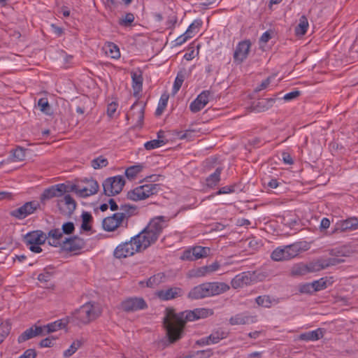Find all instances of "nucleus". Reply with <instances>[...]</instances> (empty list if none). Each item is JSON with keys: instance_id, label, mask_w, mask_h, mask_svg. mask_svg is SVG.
I'll list each match as a JSON object with an SVG mask.
<instances>
[{"instance_id": "17", "label": "nucleus", "mask_w": 358, "mask_h": 358, "mask_svg": "<svg viewBox=\"0 0 358 358\" xmlns=\"http://www.w3.org/2000/svg\"><path fill=\"white\" fill-rule=\"evenodd\" d=\"M85 246L84 239L76 236L69 238H65L62 248L69 252H76L82 250Z\"/></svg>"}, {"instance_id": "33", "label": "nucleus", "mask_w": 358, "mask_h": 358, "mask_svg": "<svg viewBox=\"0 0 358 358\" xmlns=\"http://www.w3.org/2000/svg\"><path fill=\"white\" fill-rule=\"evenodd\" d=\"M64 202L67 208V213L71 215L76 210L77 203L75 199L70 194H65L63 199L59 201Z\"/></svg>"}, {"instance_id": "13", "label": "nucleus", "mask_w": 358, "mask_h": 358, "mask_svg": "<svg viewBox=\"0 0 358 358\" xmlns=\"http://www.w3.org/2000/svg\"><path fill=\"white\" fill-rule=\"evenodd\" d=\"M144 105L142 103L135 102L127 114V119L131 120L136 126L141 127L144 119Z\"/></svg>"}, {"instance_id": "5", "label": "nucleus", "mask_w": 358, "mask_h": 358, "mask_svg": "<svg viewBox=\"0 0 358 358\" xmlns=\"http://www.w3.org/2000/svg\"><path fill=\"white\" fill-rule=\"evenodd\" d=\"M159 189L160 185L159 184H145L129 191L127 198L134 201L144 200L152 195L156 194Z\"/></svg>"}, {"instance_id": "36", "label": "nucleus", "mask_w": 358, "mask_h": 358, "mask_svg": "<svg viewBox=\"0 0 358 358\" xmlns=\"http://www.w3.org/2000/svg\"><path fill=\"white\" fill-rule=\"evenodd\" d=\"M315 292L322 290L331 284V281L328 278H322L320 280H315L313 282Z\"/></svg>"}, {"instance_id": "34", "label": "nucleus", "mask_w": 358, "mask_h": 358, "mask_svg": "<svg viewBox=\"0 0 358 358\" xmlns=\"http://www.w3.org/2000/svg\"><path fill=\"white\" fill-rule=\"evenodd\" d=\"M308 27V21L305 15H302L299 18V23L295 28V33L296 35L303 36Z\"/></svg>"}, {"instance_id": "23", "label": "nucleus", "mask_w": 358, "mask_h": 358, "mask_svg": "<svg viewBox=\"0 0 358 358\" xmlns=\"http://www.w3.org/2000/svg\"><path fill=\"white\" fill-rule=\"evenodd\" d=\"M257 322V316L245 313L237 314L229 319L231 325L247 324Z\"/></svg>"}, {"instance_id": "43", "label": "nucleus", "mask_w": 358, "mask_h": 358, "mask_svg": "<svg viewBox=\"0 0 358 358\" xmlns=\"http://www.w3.org/2000/svg\"><path fill=\"white\" fill-rule=\"evenodd\" d=\"M185 80V73L182 71H180L178 73L177 76L175 79L173 87V94H176L181 87Z\"/></svg>"}, {"instance_id": "62", "label": "nucleus", "mask_w": 358, "mask_h": 358, "mask_svg": "<svg viewBox=\"0 0 358 358\" xmlns=\"http://www.w3.org/2000/svg\"><path fill=\"white\" fill-rule=\"evenodd\" d=\"M300 95V92L298 90L292 91L289 92L283 96V99L285 101H291L297 98Z\"/></svg>"}, {"instance_id": "22", "label": "nucleus", "mask_w": 358, "mask_h": 358, "mask_svg": "<svg viewBox=\"0 0 358 358\" xmlns=\"http://www.w3.org/2000/svg\"><path fill=\"white\" fill-rule=\"evenodd\" d=\"M64 234L59 229H53L49 231L47 235V239H49L48 243L54 247H62L63 241H64Z\"/></svg>"}, {"instance_id": "45", "label": "nucleus", "mask_w": 358, "mask_h": 358, "mask_svg": "<svg viewBox=\"0 0 358 358\" xmlns=\"http://www.w3.org/2000/svg\"><path fill=\"white\" fill-rule=\"evenodd\" d=\"M350 254L347 246H341L338 248L331 250L330 255L336 257H348Z\"/></svg>"}, {"instance_id": "9", "label": "nucleus", "mask_w": 358, "mask_h": 358, "mask_svg": "<svg viewBox=\"0 0 358 358\" xmlns=\"http://www.w3.org/2000/svg\"><path fill=\"white\" fill-rule=\"evenodd\" d=\"M87 186L80 187L77 185H73L70 187V191L75 192L80 197H87L95 194L99 191V184L94 179L85 180Z\"/></svg>"}, {"instance_id": "48", "label": "nucleus", "mask_w": 358, "mask_h": 358, "mask_svg": "<svg viewBox=\"0 0 358 358\" xmlns=\"http://www.w3.org/2000/svg\"><path fill=\"white\" fill-rule=\"evenodd\" d=\"M134 19L135 17L134 14L131 13H128L120 19L119 24L123 27H130L132 22L134 21Z\"/></svg>"}, {"instance_id": "41", "label": "nucleus", "mask_w": 358, "mask_h": 358, "mask_svg": "<svg viewBox=\"0 0 358 358\" xmlns=\"http://www.w3.org/2000/svg\"><path fill=\"white\" fill-rule=\"evenodd\" d=\"M142 170V165H134L126 169L125 175L127 177V178L131 180L137 176V174L139 173Z\"/></svg>"}, {"instance_id": "63", "label": "nucleus", "mask_w": 358, "mask_h": 358, "mask_svg": "<svg viewBox=\"0 0 358 358\" xmlns=\"http://www.w3.org/2000/svg\"><path fill=\"white\" fill-rule=\"evenodd\" d=\"M234 192V186H224L221 187L217 192L216 195L229 194Z\"/></svg>"}, {"instance_id": "18", "label": "nucleus", "mask_w": 358, "mask_h": 358, "mask_svg": "<svg viewBox=\"0 0 358 358\" xmlns=\"http://www.w3.org/2000/svg\"><path fill=\"white\" fill-rule=\"evenodd\" d=\"M45 336L42 326L34 324L22 332L17 338V342L22 343L31 338Z\"/></svg>"}, {"instance_id": "12", "label": "nucleus", "mask_w": 358, "mask_h": 358, "mask_svg": "<svg viewBox=\"0 0 358 358\" xmlns=\"http://www.w3.org/2000/svg\"><path fill=\"white\" fill-rule=\"evenodd\" d=\"M210 252L207 247L195 246L183 252L181 259L187 261H194L201 258L206 257Z\"/></svg>"}, {"instance_id": "27", "label": "nucleus", "mask_w": 358, "mask_h": 358, "mask_svg": "<svg viewBox=\"0 0 358 358\" xmlns=\"http://www.w3.org/2000/svg\"><path fill=\"white\" fill-rule=\"evenodd\" d=\"M285 249L288 260L296 257L303 250L301 243H295L289 245H286L285 246Z\"/></svg>"}, {"instance_id": "57", "label": "nucleus", "mask_w": 358, "mask_h": 358, "mask_svg": "<svg viewBox=\"0 0 358 358\" xmlns=\"http://www.w3.org/2000/svg\"><path fill=\"white\" fill-rule=\"evenodd\" d=\"M195 132H196V130H194V129H187L184 132H180L178 134V136H179L180 139L190 140L191 138H192L194 136V134Z\"/></svg>"}, {"instance_id": "24", "label": "nucleus", "mask_w": 358, "mask_h": 358, "mask_svg": "<svg viewBox=\"0 0 358 358\" xmlns=\"http://www.w3.org/2000/svg\"><path fill=\"white\" fill-rule=\"evenodd\" d=\"M136 210V207L132 205L124 204L120 206V212L118 213L123 217L122 220L124 222L125 227L127 226L129 218L136 215L137 213Z\"/></svg>"}, {"instance_id": "7", "label": "nucleus", "mask_w": 358, "mask_h": 358, "mask_svg": "<svg viewBox=\"0 0 358 358\" xmlns=\"http://www.w3.org/2000/svg\"><path fill=\"white\" fill-rule=\"evenodd\" d=\"M121 309L126 313H134L148 308V304L142 297H128L120 303Z\"/></svg>"}, {"instance_id": "3", "label": "nucleus", "mask_w": 358, "mask_h": 358, "mask_svg": "<svg viewBox=\"0 0 358 358\" xmlns=\"http://www.w3.org/2000/svg\"><path fill=\"white\" fill-rule=\"evenodd\" d=\"M229 287L224 282H205L194 287L188 293V298L200 299L227 292Z\"/></svg>"}, {"instance_id": "29", "label": "nucleus", "mask_w": 358, "mask_h": 358, "mask_svg": "<svg viewBox=\"0 0 358 358\" xmlns=\"http://www.w3.org/2000/svg\"><path fill=\"white\" fill-rule=\"evenodd\" d=\"M222 171V169L220 167H217L215 172L210 174L206 180V185L209 187H215L219 182L220 181V174Z\"/></svg>"}, {"instance_id": "4", "label": "nucleus", "mask_w": 358, "mask_h": 358, "mask_svg": "<svg viewBox=\"0 0 358 358\" xmlns=\"http://www.w3.org/2000/svg\"><path fill=\"white\" fill-rule=\"evenodd\" d=\"M102 313L100 305L95 302H87L76 310L72 319L76 324H87L98 318Z\"/></svg>"}, {"instance_id": "61", "label": "nucleus", "mask_w": 358, "mask_h": 358, "mask_svg": "<svg viewBox=\"0 0 358 358\" xmlns=\"http://www.w3.org/2000/svg\"><path fill=\"white\" fill-rule=\"evenodd\" d=\"M192 37V35L187 34L186 31H185L183 34L180 35L176 39V44L177 45H180L183 44L184 43H185L189 38H190Z\"/></svg>"}, {"instance_id": "60", "label": "nucleus", "mask_w": 358, "mask_h": 358, "mask_svg": "<svg viewBox=\"0 0 358 358\" xmlns=\"http://www.w3.org/2000/svg\"><path fill=\"white\" fill-rule=\"evenodd\" d=\"M299 290L301 293H306V294H309V293H312V292H315L313 283H307V284L301 285L300 287Z\"/></svg>"}, {"instance_id": "56", "label": "nucleus", "mask_w": 358, "mask_h": 358, "mask_svg": "<svg viewBox=\"0 0 358 358\" xmlns=\"http://www.w3.org/2000/svg\"><path fill=\"white\" fill-rule=\"evenodd\" d=\"M293 275H303L308 273L307 266L306 265H299L293 268L292 271Z\"/></svg>"}, {"instance_id": "50", "label": "nucleus", "mask_w": 358, "mask_h": 358, "mask_svg": "<svg viewBox=\"0 0 358 358\" xmlns=\"http://www.w3.org/2000/svg\"><path fill=\"white\" fill-rule=\"evenodd\" d=\"M166 143V142L163 140L160 139H155L150 141H148L145 143L144 146L145 148L148 150H150L155 148H159L162 145H164Z\"/></svg>"}, {"instance_id": "42", "label": "nucleus", "mask_w": 358, "mask_h": 358, "mask_svg": "<svg viewBox=\"0 0 358 358\" xmlns=\"http://www.w3.org/2000/svg\"><path fill=\"white\" fill-rule=\"evenodd\" d=\"M108 164V159L103 156H99L91 162V165L94 169H99L107 166Z\"/></svg>"}, {"instance_id": "19", "label": "nucleus", "mask_w": 358, "mask_h": 358, "mask_svg": "<svg viewBox=\"0 0 358 358\" xmlns=\"http://www.w3.org/2000/svg\"><path fill=\"white\" fill-rule=\"evenodd\" d=\"M46 240L47 235L41 230L31 231L24 237V242L27 245H42Z\"/></svg>"}, {"instance_id": "31", "label": "nucleus", "mask_w": 358, "mask_h": 358, "mask_svg": "<svg viewBox=\"0 0 358 358\" xmlns=\"http://www.w3.org/2000/svg\"><path fill=\"white\" fill-rule=\"evenodd\" d=\"M45 336L50 333L56 331L65 327V324L62 320H57L54 322L49 323L46 325L42 326Z\"/></svg>"}, {"instance_id": "30", "label": "nucleus", "mask_w": 358, "mask_h": 358, "mask_svg": "<svg viewBox=\"0 0 358 358\" xmlns=\"http://www.w3.org/2000/svg\"><path fill=\"white\" fill-rule=\"evenodd\" d=\"M256 303L264 308H271L273 304H277L278 301L275 299H271L268 295L259 296L255 299Z\"/></svg>"}, {"instance_id": "54", "label": "nucleus", "mask_w": 358, "mask_h": 358, "mask_svg": "<svg viewBox=\"0 0 358 358\" xmlns=\"http://www.w3.org/2000/svg\"><path fill=\"white\" fill-rule=\"evenodd\" d=\"M210 95V91L204 90L201 94H199L196 99H199V101H201V103H202V104H203L206 106V104L208 103Z\"/></svg>"}, {"instance_id": "64", "label": "nucleus", "mask_w": 358, "mask_h": 358, "mask_svg": "<svg viewBox=\"0 0 358 358\" xmlns=\"http://www.w3.org/2000/svg\"><path fill=\"white\" fill-rule=\"evenodd\" d=\"M206 352L204 350H199L194 352L185 358H206Z\"/></svg>"}, {"instance_id": "16", "label": "nucleus", "mask_w": 358, "mask_h": 358, "mask_svg": "<svg viewBox=\"0 0 358 358\" xmlns=\"http://www.w3.org/2000/svg\"><path fill=\"white\" fill-rule=\"evenodd\" d=\"M183 290L178 287H171L167 289L157 290L155 296L162 301H169L183 295Z\"/></svg>"}, {"instance_id": "8", "label": "nucleus", "mask_w": 358, "mask_h": 358, "mask_svg": "<svg viewBox=\"0 0 358 358\" xmlns=\"http://www.w3.org/2000/svg\"><path fill=\"white\" fill-rule=\"evenodd\" d=\"M137 248L136 241H134V237H132L130 241L117 245L114 250L113 255L117 259L126 258L134 255L135 253L141 252Z\"/></svg>"}, {"instance_id": "44", "label": "nucleus", "mask_w": 358, "mask_h": 358, "mask_svg": "<svg viewBox=\"0 0 358 358\" xmlns=\"http://www.w3.org/2000/svg\"><path fill=\"white\" fill-rule=\"evenodd\" d=\"M164 278V275L162 273H159L156 275H154L148 280L147 286L152 287L155 285H157L162 282H163Z\"/></svg>"}, {"instance_id": "58", "label": "nucleus", "mask_w": 358, "mask_h": 358, "mask_svg": "<svg viewBox=\"0 0 358 358\" xmlns=\"http://www.w3.org/2000/svg\"><path fill=\"white\" fill-rule=\"evenodd\" d=\"M220 264L217 262H215L210 265L204 266L203 268H206L205 271H206L207 274H210L217 271L220 268Z\"/></svg>"}, {"instance_id": "49", "label": "nucleus", "mask_w": 358, "mask_h": 358, "mask_svg": "<svg viewBox=\"0 0 358 358\" xmlns=\"http://www.w3.org/2000/svg\"><path fill=\"white\" fill-rule=\"evenodd\" d=\"M201 25L202 21L201 20H195L186 30V34L193 36L195 33L199 31Z\"/></svg>"}, {"instance_id": "52", "label": "nucleus", "mask_w": 358, "mask_h": 358, "mask_svg": "<svg viewBox=\"0 0 358 358\" xmlns=\"http://www.w3.org/2000/svg\"><path fill=\"white\" fill-rule=\"evenodd\" d=\"M75 231V226L72 222H67L62 224V231L64 234L70 235Z\"/></svg>"}, {"instance_id": "46", "label": "nucleus", "mask_w": 358, "mask_h": 358, "mask_svg": "<svg viewBox=\"0 0 358 358\" xmlns=\"http://www.w3.org/2000/svg\"><path fill=\"white\" fill-rule=\"evenodd\" d=\"M38 106L40 108L41 112L46 115H50L51 108L46 98H41L38 101Z\"/></svg>"}, {"instance_id": "32", "label": "nucleus", "mask_w": 358, "mask_h": 358, "mask_svg": "<svg viewBox=\"0 0 358 358\" xmlns=\"http://www.w3.org/2000/svg\"><path fill=\"white\" fill-rule=\"evenodd\" d=\"M106 53L113 59H119L120 57V52L118 46L112 43L108 42L105 46Z\"/></svg>"}, {"instance_id": "59", "label": "nucleus", "mask_w": 358, "mask_h": 358, "mask_svg": "<svg viewBox=\"0 0 358 358\" xmlns=\"http://www.w3.org/2000/svg\"><path fill=\"white\" fill-rule=\"evenodd\" d=\"M36 351L34 349L30 348L26 350L18 358H36Z\"/></svg>"}, {"instance_id": "37", "label": "nucleus", "mask_w": 358, "mask_h": 358, "mask_svg": "<svg viewBox=\"0 0 358 358\" xmlns=\"http://www.w3.org/2000/svg\"><path fill=\"white\" fill-rule=\"evenodd\" d=\"M169 98V96L167 94H163L161 96L159 103H158V106L155 111L156 116H160L163 113L164 109L166 108V107L167 106Z\"/></svg>"}, {"instance_id": "25", "label": "nucleus", "mask_w": 358, "mask_h": 358, "mask_svg": "<svg viewBox=\"0 0 358 358\" xmlns=\"http://www.w3.org/2000/svg\"><path fill=\"white\" fill-rule=\"evenodd\" d=\"M324 336V331L321 328H318L316 330L308 331L300 334L299 339L305 341H317L322 338Z\"/></svg>"}, {"instance_id": "51", "label": "nucleus", "mask_w": 358, "mask_h": 358, "mask_svg": "<svg viewBox=\"0 0 358 358\" xmlns=\"http://www.w3.org/2000/svg\"><path fill=\"white\" fill-rule=\"evenodd\" d=\"M322 262L324 266V268H327L331 266H335L338 264H341L344 262L343 259H339L337 257H332V258H328V259H322Z\"/></svg>"}, {"instance_id": "11", "label": "nucleus", "mask_w": 358, "mask_h": 358, "mask_svg": "<svg viewBox=\"0 0 358 358\" xmlns=\"http://www.w3.org/2000/svg\"><path fill=\"white\" fill-rule=\"evenodd\" d=\"M67 192H69L68 187L64 183L52 185L44 189L40 196L41 202L44 203L47 200L61 196Z\"/></svg>"}, {"instance_id": "14", "label": "nucleus", "mask_w": 358, "mask_h": 358, "mask_svg": "<svg viewBox=\"0 0 358 358\" xmlns=\"http://www.w3.org/2000/svg\"><path fill=\"white\" fill-rule=\"evenodd\" d=\"M251 43L249 40H245L238 43L234 52V60L238 64L242 63L249 54Z\"/></svg>"}, {"instance_id": "40", "label": "nucleus", "mask_w": 358, "mask_h": 358, "mask_svg": "<svg viewBox=\"0 0 358 358\" xmlns=\"http://www.w3.org/2000/svg\"><path fill=\"white\" fill-rule=\"evenodd\" d=\"M307 266L308 273L317 272L324 269V266L322 262V259H317L315 262H310L306 265Z\"/></svg>"}, {"instance_id": "21", "label": "nucleus", "mask_w": 358, "mask_h": 358, "mask_svg": "<svg viewBox=\"0 0 358 358\" xmlns=\"http://www.w3.org/2000/svg\"><path fill=\"white\" fill-rule=\"evenodd\" d=\"M275 101V99H262L257 101H255L251 105L252 111L255 113L264 112L271 108Z\"/></svg>"}, {"instance_id": "20", "label": "nucleus", "mask_w": 358, "mask_h": 358, "mask_svg": "<svg viewBox=\"0 0 358 358\" xmlns=\"http://www.w3.org/2000/svg\"><path fill=\"white\" fill-rule=\"evenodd\" d=\"M358 229V220L355 217H349L341 220L336 224L335 231L345 232L353 231Z\"/></svg>"}, {"instance_id": "15", "label": "nucleus", "mask_w": 358, "mask_h": 358, "mask_svg": "<svg viewBox=\"0 0 358 358\" xmlns=\"http://www.w3.org/2000/svg\"><path fill=\"white\" fill-rule=\"evenodd\" d=\"M119 213H115L103 220L102 226L106 231H113L120 227L124 226V222Z\"/></svg>"}, {"instance_id": "28", "label": "nucleus", "mask_w": 358, "mask_h": 358, "mask_svg": "<svg viewBox=\"0 0 358 358\" xmlns=\"http://www.w3.org/2000/svg\"><path fill=\"white\" fill-rule=\"evenodd\" d=\"M131 79H132V87L135 94H138L142 90L143 86V76L141 72L132 71Z\"/></svg>"}, {"instance_id": "47", "label": "nucleus", "mask_w": 358, "mask_h": 358, "mask_svg": "<svg viewBox=\"0 0 358 358\" xmlns=\"http://www.w3.org/2000/svg\"><path fill=\"white\" fill-rule=\"evenodd\" d=\"M25 152L26 150L21 148L17 147L13 151V160L14 162H22L25 159Z\"/></svg>"}, {"instance_id": "6", "label": "nucleus", "mask_w": 358, "mask_h": 358, "mask_svg": "<svg viewBox=\"0 0 358 358\" xmlns=\"http://www.w3.org/2000/svg\"><path fill=\"white\" fill-rule=\"evenodd\" d=\"M124 184V179L121 176L108 178L103 182V192L108 196H114L122 190Z\"/></svg>"}, {"instance_id": "38", "label": "nucleus", "mask_w": 358, "mask_h": 358, "mask_svg": "<svg viewBox=\"0 0 358 358\" xmlns=\"http://www.w3.org/2000/svg\"><path fill=\"white\" fill-rule=\"evenodd\" d=\"M227 334L223 331H217L216 332H214L211 334L208 338H207V344H214L218 343L220 340L226 338Z\"/></svg>"}, {"instance_id": "2", "label": "nucleus", "mask_w": 358, "mask_h": 358, "mask_svg": "<svg viewBox=\"0 0 358 358\" xmlns=\"http://www.w3.org/2000/svg\"><path fill=\"white\" fill-rule=\"evenodd\" d=\"M167 222L168 219L164 216L155 217L143 230L134 236L141 252L156 243L163 229L167 227Z\"/></svg>"}, {"instance_id": "55", "label": "nucleus", "mask_w": 358, "mask_h": 358, "mask_svg": "<svg viewBox=\"0 0 358 358\" xmlns=\"http://www.w3.org/2000/svg\"><path fill=\"white\" fill-rule=\"evenodd\" d=\"M55 338L53 336H49L44 339H42L39 343L41 348H50L54 345Z\"/></svg>"}, {"instance_id": "10", "label": "nucleus", "mask_w": 358, "mask_h": 358, "mask_svg": "<svg viewBox=\"0 0 358 358\" xmlns=\"http://www.w3.org/2000/svg\"><path fill=\"white\" fill-rule=\"evenodd\" d=\"M39 208L40 203L36 201L26 202L22 206L12 210L10 215L19 220H22L33 214Z\"/></svg>"}, {"instance_id": "26", "label": "nucleus", "mask_w": 358, "mask_h": 358, "mask_svg": "<svg viewBox=\"0 0 358 358\" xmlns=\"http://www.w3.org/2000/svg\"><path fill=\"white\" fill-rule=\"evenodd\" d=\"M250 278L245 273H242L236 275L231 280V287L234 289L243 287L247 285L250 282Z\"/></svg>"}, {"instance_id": "35", "label": "nucleus", "mask_w": 358, "mask_h": 358, "mask_svg": "<svg viewBox=\"0 0 358 358\" xmlns=\"http://www.w3.org/2000/svg\"><path fill=\"white\" fill-rule=\"evenodd\" d=\"M271 257L274 261H285L288 260L286 255L285 247L277 248L271 253Z\"/></svg>"}, {"instance_id": "1", "label": "nucleus", "mask_w": 358, "mask_h": 358, "mask_svg": "<svg viewBox=\"0 0 358 358\" xmlns=\"http://www.w3.org/2000/svg\"><path fill=\"white\" fill-rule=\"evenodd\" d=\"M213 315V310L210 308H195L176 313L173 308H167L164 317V324L169 341L174 343L181 338L187 322L206 318Z\"/></svg>"}, {"instance_id": "39", "label": "nucleus", "mask_w": 358, "mask_h": 358, "mask_svg": "<svg viewBox=\"0 0 358 358\" xmlns=\"http://www.w3.org/2000/svg\"><path fill=\"white\" fill-rule=\"evenodd\" d=\"M83 345V341L76 340L70 345V347L64 352V357L65 358L70 357L73 355Z\"/></svg>"}, {"instance_id": "53", "label": "nucleus", "mask_w": 358, "mask_h": 358, "mask_svg": "<svg viewBox=\"0 0 358 358\" xmlns=\"http://www.w3.org/2000/svg\"><path fill=\"white\" fill-rule=\"evenodd\" d=\"M205 106L199 101V99H195L189 105V109L192 113H197L202 110Z\"/></svg>"}]
</instances>
